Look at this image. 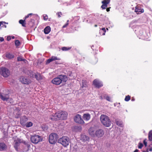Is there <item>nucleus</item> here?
<instances>
[{
  "label": "nucleus",
  "instance_id": "obj_1",
  "mask_svg": "<svg viewBox=\"0 0 152 152\" xmlns=\"http://www.w3.org/2000/svg\"><path fill=\"white\" fill-rule=\"evenodd\" d=\"M68 114L67 112L63 111H59L56 113L54 115L51 117V119L53 120H64L67 118Z\"/></svg>",
  "mask_w": 152,
  "mask_h": 152
},
{
  "label": "nucleus",
  "instance_id": "obj_2",
  "mask_svg": "<svg viewBox=\"0 0 152 152\" xmlns=\"http://www.w3.org/2000/svg\"><path fill=\"white\" fill-rule=\"evenodd\" d=\"M67 80V77L66 75H60L54 78L52 81V83L56 85H59L62 81L66 82Z\"/></svg>",
  "mask_w": 152,
  "mask_h": 152
},
{
  "label": "nucleus",
  "instance_id": "obj_3",
  "mask_svg": "<svg viewBox=\"0 0 152 152\" xmlns=\"http://www.w3.org/2000/svg\"><path fill=\"white\" fill-rule=\"evenodd\" d=\"M100 120L101 123L104 126L108 127L111 124V121L109 118L106 115H102L100 117Z\"/></svg>",
  "mask_w": 152,
  "mask_h": 152
},
{
  "label": "nucleus",
  "instance_id": "obj_4",
  "mask_svg": "<svg viewBox=\"0 0 152 152\" xmlns=\"http://www.w3.org/2000/svg\"><path fill=\"white\" fill-rule=\"evenodd\" d=\"M58 142L61 144L64 147L67 146L70 142L69 138L66 136H64L60 138L58 140Z\"/></svg>",
  "mask_w": 152,
  "mask_h": 152
},
{
  "label": "nucleus",
  "instance_id": "obj_5",
  "mask_svg": "<svg viewBox=\"0 0 152 152\" xmlns=\"http://www.w3.org/2000/svg\"><path fill=\"white\" fill-rule=\"evenodd\" d=\"M10 74V72L7 68L4 67L0 68V74L4 77H7Z\"/></svg>",
  "mask_w": 152,
  "mask_h": 152
},
{
  "label": "nucleus",
  "instance_id": "obj_6",
  "mask_svg": "<svg viewBox=\"0 0 152 152\" xmlns=\"http://www.w3.org/2000/svg\"><path fill=\"white\" fill-rule=\"evenodd\" d=\"M31 140L32 142L35 144H37L42 140L40 136L35 134L31 136Z\"/></svg>",
  "mask_w": 152,
  "mask_h": 152
},
{
  "label": "nucleus",
  "instance_id": "obj_7",
  "mask_svg": "<svg viewBox=\"0 0 152 152\" xmlns=\"http://www.w3.org/2000/svg\"><path fill=\"white\" fill-rule=\"evenodd\" d=\"M57 135L56 133H52L49 136V140L50 143L53 144L56 142Z\"/></svg>",
  "mask_w": 152,
  "mask_h": 152
},
{
  "label": "nucleus",
  "instance_id": "obj_8",
  "mask_svg": "<svg viewBox=\"0 0 152 152\" xmlns=\"http://www.w3.org/2000/svg\"><path fill=\"white\" fill-rule=\"evenodd\" d=\"M74 120L75 122L78 124H83L85 123V122L82 119L81 115L79 114H77L75 116Z\"/></svg>",
  "mask_w": 152,
  "mask_h": 152
},
{
  "label": "nucleus",
  "instance_id": "obj_9",
  "mask_svg": "<svg viewBox=\"0 0 152 152\" xmlns=\"http://www.w3.org/2000/svg\"><path fill=\"white\" fill-rule=\"evenodd\" d=\"M19 80L21 82L24 84H27L31 83V81L26 77L21 76Z\"/></svg>",
  "mask_w": 152,
  "mask_h": 152
},
{
  "label": "nucleus",
  "instance_id": "obj_10",
  "mask_svg": "<svg viewBox=\"0 0 152 152\" xmlns=\"http://www.w3.org/2000/svg\"><path fill=\"white\" fill-rule=\"evenodd\" d=\"M0 98L3 101H7L9 98V96L7 93H0Z\"/></svg>",
  "mask_w": 152,
  "mask_h": 152
},
{
  "label": "nucleus",
  "instance_id": "obj_11",
  "mask_svg": "<svg viewBox=\"0 0 152 152\" xmlns=\"http://www.w3.org/2000/svg\"><path fill=\"white\" fill-rule=\"evenodd\" d=\"M93 84L94 86L98 88H99L103 86L102 82L97 79H95L94 80Z\"/></svg>",
  "mask_w": 152,
  "mask_h": 152
},
{
  "label": "nucleus",
  "instance_id": "obj_12",
  "mask_svg": "<svg viewBox=\"0 0 152 152\" xmlns=\"http://www.w3.org/2000/svg\"><path fill=\"white\" fill-rule=\"evenodd\" d=\"M28 120V118L25 116L22 117L20 118V123L23 126H25V125Z\"/></svg>",
  "mask_w": 152,
  "mask_h": 152
},
{
  "label": "nucleus",
  "instance_id": "obj_13",
  "mask_svg": "<svg viewBox=\"0 0 152 152\" xmlns=\"http://www.w3.org/2000/svg\"><path fill=\"white\" fill-rule=\"evenodd\" d=\"M104 134V133L103 130L101 129H99L96 132L95 136L96 135L98 137H102Z\"/></svg>",
  "mask_w": 152,
  "mask_h": 152
},
{
  "label": "nucleus",
  "instance_id": "obj_14",
  "mask_svg": "<svg viewBox=\"0 0 152 152\" xmlns=\"http://www.w3.org/2000/svg\"><path fill=\"white\" fill-rule=\"evenodd\" d=\"M96 132V129L94 127H91L88 129L89 134L92 137L95 136Z\"/></svg>",
  "mask_w": 152,
  "mask_h": 152
},
{
  "label": "nucleus",
  "instance_id": "obj_15",
  "mask_svg": "<svg viewBox=\"0 0 152 152\" xmlns=\"http://www.w3.org/2000/svg\"><path fill=\"white\" fill-rule=\"evenodd\" d=\"M135 12H136L137 14H140L143 12L144 10L143 9L141 8L139 5H138L136 7Z\"/></svg>",
  "mask_w": 152,
  "mask_h": 152
},
{
  "label": "nucleus",
  "instance_id": "obj_16",
  "mask_svg": "<svg viewBox=\"0 0 152 152\" xmlns=\"http://www.w3.org/2000/svg\"><path fill=\"white\" fill-rule=\"evenodd\" d=\"M80 139L82 141L85 142L88 141L89 140V137L88 136L83 134L81 135Z\"/></svg>",
  "mask_w": 152,
  "mask_h": 152
},
{
  "label": "nucleus",
  "instance_id": "obj_17",
  "mask_svg": "<svg viewBox=\"0 0 152 152\" xmlns=\"http://www.w3.org/2000/svg\"><path fill=\"white\" fill-rule=\"evenodd\" d=\"M60 58H58L56 56H53L47 60L46 63L48 64L53 61L55 60H60Z\"/></svg>",
  "mask_w": 152,
  "mask_h": 152
},
{
  "label": "nucleus",
  "instance_id": "obj_18",
  "mask_svg": "<svg viewBox=\"0 0 152 152\" xmlns=\"http://www.w3.org/2000/svg\"><path fill=\"white\" fill-rule=\"evenodd\" d=\"M5 57L7 59H11L14 58V54L12 53L7 52L5 53Z\"/></svg>",
  "mask_w": 152,
  "mask_h": 152
},
{
  "label": "nucleus",
  "instance_id": "obj_19",
  "mask_svg": "<svg viewBox=\"0 0 152 152\" xmlns=\"http://www.w3.org/2000/svg\"><path fill=\"white\" fill-rule=\"evenodd\" d=\"M91 118V116L90 114L88 113L84 114L83 115V118L85 121H88Z\"/></svg>",
  "mask_w": 152,
  "mask_h": 152
},
{
  "label": "nucleus",
  "instance_id": "obj_20",
  "mask_svg": "<svg viewBox=\"0 0 152 152\" xmlns=\"http://www.w3.org/2000/svg\"><path fill=\"white\" fill-rule=\"evenodd\" d=\"M7 146L4 143L0 142V151H3L6 149Z\"/></svg>",
  "mask_w": 152,
  "mask_h": 152
},
{
  "label": "nucleus",
  "instance_id": "obj_21",
  "mask_svg": "<svg viewBox=\"0 0 152 152\" xmlns=\"http://www.w3.org/2000/svg\"><path fill=\"white\" fill-rule=\"evenodd\" d=\"M44 33L45 34H48L50 31V28L49 26H47L44 29Z\"/></svg>",
  "mask_w": 152,
  "mask_h": 152
},
{
  "label": "nucleus",
  "instance_id": "obj_22",
  "mask_svg": "<svg viewBox=\"0 0 152 152\" xmlns=\"http://www.w3.org/2000/svg\"><path fill=\"white\" fill-rule=\"evenodd\" d=\"M15 144L14 145V148H15V150L17 151H18V146H19V145H20V143L19 142H17V141H15Z\"/></svg>",
  "mask_w": 152,
  "mask_h": 152
},
{
  "label": "nucleus",
  "instance_id": "obj_23",
  "mask_svg": "<svg viewBox=\"0 0 152 152\" xmlns=\"http://www.w3.org/2000/svg\"><path fill=\"white\" fill-rule=\"evenodd\" d=\"M35 77L37 80H39L42 79V77L40 74L39 73L35 74Z\"/></svg>",
  "mask_w": 152,
  "mask_h": 152
},
{
  "label": "nucleus",
  "instance_id": "obj_24",
  "mask_svg": "<svg viewBox=\"0 0 152 152\" xmlns=\"http://www.w3.org/2000/svg\"><path fill=\"white\" fill-rule=\"evenodd\" d=\"M33 125V123L31 121H29L26 122L25 125V126L27 127H31Z\"/></svg>",
  "mask_w": 152,
  "mask_h": 152
},
{
  "label": "nucleus",
  "instance_id": "obj_25",
  "mask_svg": "<svg viewBox=\"0 0 152 152\" xmlns=\"http://www.w3.org/2000/svg\"><path fill=\"white\" fill-rule=\"evenodd\" d=\"M25 19L24 20H20L19 21V23H20L22 25V26H23V27H25L26 23H25Z\"/></svg>",
  "mask_w": 152,
  "mask_h": 152
},
{
  "label": "nucleus",
  "instance_id": "obj_26",
  "mask_svg": "<svg viewBox=\"0 0 152 152\" xmlns=\"http://www.w3.org/2000/svg\"><path fill=\"white\" fill-rule=\"evenodd\" d=\"M116 123L117 125L118 126H122L123 125L121 121H119L118 119H116L115 120Z\"/></svg>",
  "mask_w": 152,
  "mask_h": 152
},
{
  "label": "nucleus",
  "instance_id": "obj_27",
  "mask_svg": "<svg viewBox=\"0 0 152 152\" xmlns=\"http://www.w3.org/2000/svg\"><path fill=\"white\" fill-rule=\"evenodd\" d=\"M30 146V145L28 143H26L25 144V147L26 148V149L25 150H24V151H28V150Z\"/></svg>",
  "mask_w": 152,
  "mask_h": 152
},
{
  "label": "nucleus",
  "instance_id": "obj_28",
  "mask_svg": "<svg viewBox=\"0 0 152 152\" xmlns=\"http://www.w3.org/2000/svg\"><path fill=\"white\" fill-rule=\"evenodd\" d=\"M110 0H103L102 2V4L107 5L110 2Z\"/></svg>",
  "mask_w": 152,
  "mask_h": 152
},
{
  "label": "nucleus",
  "instance_id": "obj_29",
  "mask_svg": "<svg viewBox=\"0 0 152 152\" xmlns=\"http://www.w3.org/2000/svg\"><path fill=\"white\" fill-rule=\"evenodd\" d=\"M148 139L150 141H152V130L149 133Z\"/></svg>",
  "mask_w": 152,
  "mask_h": 152
},
{
  "label": "nucleus",
  "instance_id": "obj_30",
  "mask_svg": "<svg viewBox=\"0 0 152 152\" xmlns=\"http://www.w3.org/2000/svg\"><path fill=\"white\" fill-rule=\"evenodd\" d=\"M87 86V82L86 80H83L82 81V88L86 87Z\"/></svg>",
  "mask_w": 152,
  "mask_h": 152
},
{
  "label": "nucleus",
  "instance_id": "obj_31",
  "mask_svg": "<svg viewBox=\"0 0 152 152\" xmlns=\"http://www.w3.org/2000/svg\"><path fill=\"white\" fill-rule=\"evenodd\" d=\"M6 22L4 21L0 22V29H1V28L4 27V24H5Z\"/></svg>",
  "mask_w": 152,
  "mask_h": 152
},
{
  "label": "nucleus",
  "instance_id": "obj_32",
  "mask_svg": "<svg viewBox=\"0 0 152 152\" xmlns=\"http://www.w3.org/2000/svg\"><path fill=\"white\" fill-rule=\"evenodd\" d=\"M20 42L18 40H16L15 41V44L17 47L19 46Z\"/></svg>",
  "mask_w": 152,
  "mask_h": 152
},
{
  "label": "nucleus",
  "instance_id": "obj_33",
  "mask_svg": "<svg viewBox=\"0 0 152 152\" xmlns=\"http://www.w3.org/2000/svg\"><path fill=\"white\" fill-rule=\"evenodd\" d=\"M130 99V96L128 95L127 96H126L125 99V100L126 101H128Z\"/></svg>",
  "mask_w": 152,
  "mask_h": 152
},
{
  "label": "nucleus",
  "instance_id": "obj_34",
  "mask_svg": "<svg viewBox=\"0 0 152 152\" xmlns=\"http://www.w3.org/2000/svg\"><path fill=\"white\" fill-rule=\"evenodd\" d=\"M71 47L67 48L66 47H63L62 48V50L64 51H66L70 49L71 48Z\"/></svg>",
  "mask_w": 152,
  "mask_h": 152
},
{
  "label": "nucleus",
  "instance_id": "obj_35",
  "mask_svg": "<svg viewBox=\"0 0 152 152\" xmlns=\"http://www.w3.org/2000/svg\"><path fill=\"white\" fill-rule=\"evenodd\" d=\"M17 60L18 61H24L25 60L21 57H18L17 58Z\"/></svg>",
  "mask_w": 152,
  "mask_h": 152
},
{
  "label": "nucleus",
  "instance_id": "obj_36",
  "mask_svg": "<svg viewBox=\"0 0 152 152\" xmlns=\"http://www.w3.org/2000/svg\"><path fill=\"white\" fill-rule=\"evenodd\" d=\"M107 7V5L103 4L101 7V8L103 10L105 9Z\"/></svg>",
  "mask_w": 152,
  "mask_h": 152
},
{
  "label": "nucleus",
  "instance_id": "obj_37",
  "mask_svg": "<svg viewBox=\"0 0 152 152\" xmlns=\"http://www.w3.org/2000/svg\"><path fill=\"white\" fill-rule=\"evenodd\" d=\"M143 146L142 143H139L138 145V147L139 148L141 149Z\"/></svg>",
  "mask_w": 152,
  "mask_h": 152
},
{
  "label": "nucleus",
  "instance_id": "obj_38",
  "mask_svg": "<svg viewBox=\"0 0 152 152\" xmlns=\"http://www.w3.org/2000/svg\"><path fill=\"white\" fill-rule=\"evenodd\" d=\"M43 18L45 20H47L48 18V15H43Z\"/></svg>",
  "mask_w": 152,
  "mask_h": 152
},
{
  "label": "nucleus",
  "instance_id": "obj_39",
  "mask_svg": "<svg viewBox=\"0 0 152 152\" xmlns=\"http://www.w3.org/2000/svg\"><path fill=\"white\" fill-rule=\"evenodd\" d=\"M77 129L79 131H80L82 130V127L81 126L77 127Z\"/></svg>",
  "mask_w": 152,
  "mask_h": 152
},
{
  "label": "nucleus",
  "instance_id": "obj_40",
  "mask_svg": "<svg viewBox=\"0 0 152 152\" xmlns=\"http://www.w3.org/2000/svg\"><path fill=\"white\" fill-rule=\"evenodd\" d=\"M57 15L58 17L60 18L61 17V15H62V13L61 12H58L57 13Z\"/></svg>",
  "mask_w": 152,
  "mask_h": 152
},
{
  "label": "nucleus",
  "instance_id": "obj_41",
  "mask_svg": "<svg viewBox=\"0 0 152 152\" xmlns=\"http://www.w3.org/2000/svg\"><path fill=\"white\" fill-rule=\"evenodd\" d=\"M105 99H106L109 101H110V97L109 96H107L106 97H105Z\"/></svg>",
  "mask_w": 152,
  "mask_h": 152
},
{
  "label": "nucleus",
  "instance_id": "obj_42",
  "mask_svg": "<svg viewBox=\"0 0 152 152\" xmlns=\"http://www.w3.org/2000/svg\"><path fill=\"white\" fill-rule=\"evenodd\" d=\"M143 143L145 145V146L146 147L147 146V142L145 141V140H144L143 141Z\"/></svg>",
  "mask_w": 152,
  "mask_h": 152
},
{
  "label": "nucleus",
  "instance_id": "obj_43",
  "mask_svg": "<svg viewBox=\"0 0 152 152\" xmlns=\"http://www.w3.org/2000/svg\"><path fill=\"white\" fill-rule=\"evenodd\" d=\"M68 25V23H66L65 25H64L62 27L63 28H64L66 27Z\"/></svg>",
  "mask_w": 152,
  "mask_h": 152
},
{
  "label": "nucleus",
  "instance_id": "obj_44",
  "mask_svg": "<svg viewBox=\"0 0 152 152\" xmlns=\"http://www.w3.org/2000/svg\"><path fill=\"white\" fill-rule=\"evenodd\" d=\"M4 40V38L3 37H0V41L1 42Z\"/></svg>",
  "mask_w": 152,
  "mask_h": 152
},
{
  "label": "nucleus",
  "instance_id": "obj_45",
  "mask_svg": "<svg viewBox=\"0 0 152 152\" xmlns=\"http://www.w3.org/2000/svg\"><path fill=\"white\" fill-rule=\"evenodd\" d=\"M72 74V72H70V71L69 72H68V75H69V76H71Z\"/></svg>",
  "mask_w": 152,
  "mask_h": 152
},
{
  "label": "nucleus",
  "instance_id": "obj_46",
  "mask_svg": "<svg viewBox=\"0 0 152 152\" xmlns=\"http://www.w3.org/2000/svg\"><path fill=\"white\" fill-rule=\"evenodd\" d=\"M102 30L104 32H105L106 30H105V28H102Z\"/></svg>",
  "mask_w": 152,
  "mask_h": 152
},
{
  "label": "nucleus",
  "instance_id": "obj_47",
  "mask_svg": "<svg viewBox=\"0 0 152 152\" xmlns=\"http://www.w3.org/2000/svg\"><path fill=\"white\" fill-rule=\"evenodd\" d=\"M29 15L28 14L25 17V19H26L28 18V17H29Z\"/></svg>",
  "mask_w": 152,
  "mask_h": 152
},
{
  "label": "nucleus",
  "instance_id": "obj_48",
  "mask_svg": "<svg viewBox=\"0 0 152 152\" xmlns=\"http://www.w3.org/2000/svg\"><path fill=\"white\" fill-rule=\"evenodd\" d=\"M110 8H107L106 9V10H107V12H109L110 11Z\"/></svg>",
  "mask_w": 152,
  "mask_h": 152
},
{
  "label": "nucleus",
  "instance_id": "obj_49",
  "mask_svg": "<svg viewBox=\"0 0 152 152\" xmlns=\"http://www.w3.org/2000/svg\"><path fill=\"white\" fill-rule=\"evenodd\" d=\"M139 151V150L137 149H136L134 151V152H138Z\"/></svg>",
  "mask_w": 152,
  "mask_h": 152
},
{
  "label": "nucleus",
  "instance_id": "obj_50",
  "mask_svg": "<svg viewBox=\"0 0 152 152\" xmlns=\"http://www.w3.org/2000/svg\"><path fill=\"white\" fill-rule=\"evenodd\" d=\"M149 151H152V148H150L149 149Z\"/></svg>",
  "mask_w": 152,
  "mask_h": 152
},
{
  "label": "nucleus",
  "instance_id": "obj_51",
  "mask_svg": "<svg viewBox=\"0 0 152 152\" xmlns=\"http://www.w3.org/2000/svg\"><path fill=\"white\" fill-rule=\"evenodd\" d=\"M10 39H9V37H7V40H9Z\"/></svg>",
  "mask_w": 152,
  "mask_h": 152
},
{
  "label": "nucleus",
  "instance_id": "obj_52",
  "mask_svg": "<svg viewBox=\"0 0 152 152\" xmlns=\"http://www.w3.org/2000/svg\"><path fill=\"white\" fill-rule=\"evenodd\" d=\"M4 26L5 28H6L7 27V26L6 25H5L4 24Z\"/></svg>",
  "mask_w": 152,
  "mask_h": 152
},
{
  "label": "nucleus",
  "instance_id": "obj_53",
  "mask_svg": "<svg viewBox=\"0 0 152 152\" xmlns=\"http://www.w3.org/2000/svg\"><path fill=\"white\" fill-rule=\"evenodd\" d=\"M69 22V20H68L67 21V22L66 23H68H68V22Z\"/></svg>",
  "mask_w": 152,
  "mask_h": 152
},
{
  "label": "nucleus",
  "instance_id": "obj_54",
  "mask_svg": "<svg viewBox=\"0 0 152 152\" xmlns=\"http://www.w3.org/2000/svg\"><path fill=\"white\" fill-rule=\"evenodd\" d=\"M28 15H32V13H30V14H29Z\"/></svg>",
  "mask_w": 152,
  "mask_h": 152
},
{
  "label": "nucleus",
  "instance_id": "obj_55",
  "mask_svg": "<svg viewBox=\"0 0 152 152\" xmlns=\"http://www.w3.org/2000/svg\"><path fill=\"white\" fill-rule=\"evenodd\" d=\"M94 26L95 27H96L97 26V25H95Z\"/></svg>",
  "mask_w": 152,
  "mask_h": 152
},
{
  "label": "nucleus",
  "instance_id": "obj_56",
  "mask_svg": "<svg viewBox=\"0 0 152 152\" xmlns=\"http://www.w3.org/2000/svg\"><path fill=\"white\" fill-rule=\"evenodd\" d=\"M105 34V32H104V33H103V35H104Z\"/></svg>",
  "mask_w": 152,
  "mask_h": 152
},
{
  "label": "nucleus",
  "instance_id": "obj_57",
  "mask_svg": "<svg viewBox=\"0 0 152 152\" xmlns=\"http://www.w3.org/2000/svg\"><path fill=\"white\" fill-rule=\"evenodd\" d=\"M5 24H8V23H6V22Z\"/></svg>",
  "mask_w": 152,
  "mask_h": 152
},
{
  "label": "nucleus",
  "instance_id": "obj_58",
  "mask_svg": "<svg viewBox=\"0 0 152 152\" xmlns=\"http://www.w3.org/2000/svg\"><path fill=\"white\" fill-rule=\"evenodd\" d=\"M146 152H148V150H147V151Z\"/></svg>",
  "mask_w": 152,
  "mask_h": 152
},
{
  "label": "nucleus",
  "instance_id": "obj_59",
  "mask_svg": "<svg viewBox=\"0 0 152 152\" xmlns=\"http://www.w3.org/2000/svg\"><path fill=\"white\" fill-rule=\"evenodd\" d=\"M151 145H152V143L151 144Z\"/></svg>",
  "mask_w": 152,
  "mask_h": 152
},
{
  "label": "nucleus",
  "instance_id": "obj_60",
  "mask_svg": "<svg viewBox=\"0 0 152 152\" xmlns=\"http://www.w3.org/2000/svg\"><path fill=\"white\" fill-rule=\"evenodd\" d=\"M133 100H134V99L132 100V101H133Z\"/></svg>",
  "mask_w": 152,
  "mask_h": 152
},
{
  "label": "nucleus",
  "instance_id": "obj_61",
  "mask_svg": "<svg viewBox=\"0 0 152 152\" xmlns=\"http://www.w3.org/2000/svg\"><path fill=\"white\" fill-rule=\"evenodd\" d=\"M133 100H134V99L132 100V101H133Z\"/></svg>",
  "mask_w": 152,
  "mask_h": 152
},
{
  "label": "nucleus",
  "instance_id": "obj_62",
  "mask_svg": "<svg viewBox=\"0 0 152 152\" xmlns=\"http://www.w3.org/2000/svg\"><path fill=\"white\" fill-rule=\"evenodd\" d=\"M144 133H145V131H144Z\"/></svg>",
  "mask_w": 152,
  "mask_h": 152
},
{
  "label": "nucleus",
  "instance_id": "obj_63",
  "mask_svg": "<svg viewBox=\"0 0 152 152\" xmlns=\"http://www.w3.org/2000/svg\"><path fill=\"white\" fill-rule=\"evenodd\" d=\"M0 118H1V117L0 116Z\"/></svg>",
  "mask_w": 152,
  "mask_h": 152
}]
</instances>
